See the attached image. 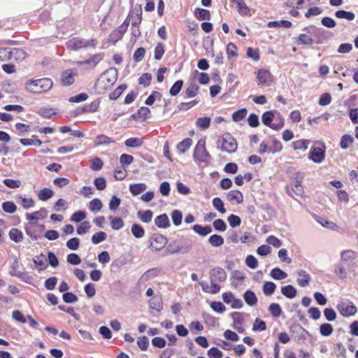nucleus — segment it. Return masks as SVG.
<instances>
[{
  "label": "nucleus",
  "mask_w": 358,
  "mask_h": 358,
  "mask_svg": "<svg viewBox=\"0 0 358 358\" xmlns=\"http://www.w3.org/2000/svg\"><path fill=\"white\" fill-rule=\"evenodd\" d=\"M117 71L109 69L101 73L95 83L94 87L98 94H103L117 81Z\"/></svg>",
  "instance_id": "nucleus-1"
},
{
  "label": "nucleus",
  "mask_w": 358,
  "mask_h": 358,
  "mask_svg": "<svg viewBox=\"0 0 358 358\" xmlns=\"http://www.w3.org/2000/svg\"><path fill=\"white\" fill-rule=\"evenodd\" d=\"M52 85L53 82L50 78H43L27 81L25 87L31 93L40 94L49 91L52 87Z\"/></svg>",
  "instance_id": "nucleus-2"
},
{
  "label": "nucleus",
  "mask_w": 358,
  "mask_h": 358,
  "mask_svg": "<svg viewBox=\"0 0 358 358\" xmlns=\"http://www.w3.org/2000/svg\"><path fill=\"white\" fill-rule=\"evenodd\" d=\"M303 31L314 36V41L317 44L323 43L324 41L331 38L334 36L329 31L317 27L315 25L305 27Z\"/></svg>",
  "instance_id": "nucleus-3"
},
{
  "label": "nucleus",
  "mask_w": 358,
  "mask_h": 358,
  "mask_svg": "<svg viewBox=\"0 0 358 358\" xmlns=\"http://www.w3.org/2000/svg\"><path fill=\"white\" fill-rule=\"evenodd\" d=\"M282 149V145L280 141L274 136H268L259 145V153L263 155L266 152H279Z\"/></svg>",
  "instance_id": "nucleus-4"
},
{
  "label": "nucleus",
  "mask_w": 358,
  "mask_h": 358,
  "mask_svg": "<svg viewBox=\"0 0 358 358\" xmlns=\"http://www.w3.org/2000/svg\"><path fill=\"white\" fill-rule=\"evenodd\" d=\"M194 159L199 162L210 164L212 157L206 148L205 139H200L197 142L193 154Z\"/></svg>",
  "instance_id": "nucleus-5"
},
{
  "label": "nucleus",
  "mask_w": 358,
  "mask_h": 358,
  "mask_svg": "<svg viewBox=\"0 0 358 358\" xmlns=\"http://www.w3.org/2000/svg\"><path fill=\"white\" fill-rule=\"evenodd\" d=\"M217 147L223 152L232 153L237 150V143L230 134L225 133L217 140Z\"/></svg>",
  "instance_id": "nucleus-6"
},
{
  "label": "nucleus",
  "mask_w": 358,
  "mask_h": 358,
  "mask_svg": "<svg viewBox=\"0 0 358 358\" xmlns=\"http://www.w3.org/2000/svg\"><path fill=\"white\" fill-rule=\"evenodd\" d=\"M66 44L69 49L74 51L89 47L95 48L96 45L95 39L86 40L80 37L71 38L66 41Z\"/></svg>",
  "instance_id": "nucleus-7"
},
{
  "label": "nucleus",
  "mask_w": 358,
  "mask_h": 358,
  "mask_svg": "<svg viewBox=\"0 0 358 358\" xmlns=\"http://www.w3.org/2000/svg\"><path fill=\"white\" fill-rule=\"evenodd\" d=\"M302 176L301 174L298 173L295 178V181L293 185L289 187V186L286 187V191L289 196L295 199L294 196H302L304 191L303 186L301 185Z\"/></svg>",
  "instance_id": "nucleus-8"
},
{
  "label": "nucleus",
  "mask_w": 358,
  "mask_h": 358,
  "mask_svg": "<svg viewBox=\"0 0 358 358\" xmlns=\"http://www.w3.org/2000/svg\"><path fill=\"white\" fill-rule=\"evenodd\" d=\"M258 85L270 86L274 82V78L271 72L265 69H260L257 72Z\"/></svg>",
  "instance_id": "nucleus-9"
},
{
  "label": "nucleus",
  "mask_w": 358,
  "mask_h": 358,
  "mask_svg": "<svg viewBox=\"0 0 358 358\" xmlns=\"http://www.w3.org/2000/svg\"><path fill=\"white\" fill-rule=\"evenodd\" d=\"M167 244V239L160 234H155L150 238L149 248L152 250L159 251Z\"/></svg>",
  "instance_id": "nucleus-10"
},
{
  "label": "nucleus",
  "mask_w": 358,
  "mask_h": 358,
  "mask_svg": "<svg viewBox=\"0 0 358 358\" xmlns=\"http://www.w3.org/2000/svg\"><path fill=\"white\" fill-rule=\"evenodd\" d=\"M326 146L322 144V147H312L309 155L308 159L315 163L320 164L325 158Z\"/></svg>",
  "instance_id": "nucleus-11"
},
{
  "label": "nucleus",
  "mask_w": 358,
  "mask_h": 358,
  "mask_svg": "<svg viewBox=\"0 0 358 358\" xmlns=\"http://www.w3.org/2000/svg\"><path fill=\"white\" fill-rule=\"evenodd\" d=\"M337 309L344 317H350L357 313V307L351 301H341L337 305Z\"/></svg>",
  "instance_id": "nucleus-12"
},
{
  "label": "nucleus",
  "mask_w": 358,
  "mask_h": 358,
  "mask_svg": "<svg viewBox=\"0 0 358 358\" xmlns=\"http://www.w3.org/2000/svg\"><path fill=\"white\" fill-rule=\"evenodd\" d=\"M128 17L131 18L132 27H139L142 21V8L139 4H136L134 8L129 11Z\"/></svg>",
  "instance_id": "nucleus-13"
},
{
  "label": "nucleus",
  "mask_w": 358,
  "mask_h": 358,
  "mask_svg": "<svg viewBox=\"0 0 358 358\" xmlns=\"http://www.w3.org/2000/svg\"><path fill=\"white\" fill-rule=\"evenodd\" d=\"M3 51L6 52L3 59H15V60H23L27 56L25 51L20 48H13L10 50L4 48Z\"/></svg>",
  "instance_id": "nucleus-14"
},
{
  "label": "nucleus",
  "mask_w": 358,
  "mask_h": 358,
  "mask_svg": "<svg viewBox=\"0 0 358 358\" xmlns=\"http://www.w3.org/2000/svg\"><path fill=\"white\" fill-rule=\"evenodd\" d=\"M210 281L222 282H224L227 279V273L225 271L220 267H217L211 269L209 273Z\"/></svg>",
  "instance_id": "nucleus-15"
},
{
  "label": "nucleus",
  "mask_w": 358,
  "mask_h": 358,
  "mask_svg": "<svg viewBox=\"0 0 358 358\" xmlns=\"http://www.w3.org/2000/svg\"><path fill=\"white\" fill-rule=\"evenodd\" d=\"M99 106L98 101H94L90 104H86L84 106L78 107L73 110V114L74 116H78L83 113H94L97 111Z\"/></svg>",
  "instance_id": "nucleus-16"
},
{
  "label": "nucleus",
  "mask_w": 358,
  "mask_h": 358,
  "mask_svg": "<svg viewBox=\"0 0 358 358\" xmlns=\"http://www.w3.org/2000/svg\"><path fill=\"white\" fill-rule=\"evenodd\" d=\"M104 57L103 53H97L92 55L89 59H85L82 62H79L78 64L80 66L88 65L90 68H94L103 59Z\"/></svg>",
  "instance_id": "nucleus-17"
},
{
  "label": "nucleus",
  "mask_w": 358,
  "mask_h": 358,
  "mask_svg": "<svg viewBox=\"0 0 358 358\" xmlns=\"http://www.w3.org/2000/svg\"><path fill=\"white\" fill-rule=\"evenodd\" d=\"M231 317L234 322V328L239 333H243L245 329L243 327V314L239 312H234L231 313Z\"/></svg>",
  "instance_id": "nucleus-18"
},
{
  "label": "nucleus",
  "mask_w": 358,
  "mask_h": 358,
  "mask_svg": "<svg viewBox=\"0 0 358 358\" xmlns=\"http://www.w3.org/2000/svg\"><path fill=\"white\" fill-rule=\"evenodd\" d=\"M48 215V211L45 208H41L39 210L35 211L32 213H27L26 215L27 220L29 221L37 222L41 219H44Z\"/></svg>",
  "instance_id": "nucleus-19"
},
{
  "label": "nucleus",
  "mask_w": 358,
  "mask_h": 358,
  "mask_svg": "<svg viewBox=\"0 0 358 358\" xmlns=\"http://www.w3.org/2000/svg\"><path fill=\"white\" fill-rule=\"evenodd\" d=\"M297 283L301 287H305L309 285L310 281V275L303 270H300L297 271Z\"/></svg>",
  "instance_id": "nucleus-20"
},
{
  "label": "nucleus",
  "mask_w": 358,
  "mask_h": 358,
  "mask_svg": "<svg viewBox=\"0 0 358 358\" xmlns=\"http://www.w3.org/2000/svg\"><path fill=\"white\" fill-rule=\"evenodd\" d=\"M75 75L76 73L73 72L72 69H68L64 71L62 73V83L65 86H69L72 85L75 81Z\"/></svg>",
  "instance_id": "nucleus-21"
},
{
  "label": "nucleus",
  "mask_w": 358,
  "mask_h": 358,
  "mask_svg": "<svg viewBox=\"0 0 358 358\" xmlns=\"http://www.w3.org/2000/svg\"><path fill=\"white\" fill-rule=\"evenodd\" d=\"M126 31L118 27L114 29L108 36L109 42L115 44L117 41L121 40L125 34Z\"/></svg>",
  "instance_id": "nucleus-22"
},
{
  "label": "nucleus",
  "mask_w": 358,
  "mask_h": 358,
  "mask_svg": "<svg viewBox=\"0 0 358 358\" xmlns=\"http://www.w3.org/2000/svg\"><path fill=\"white\" fill-rule=\"evenodd\" d=\"M159 273V270L157 268H153L148 270L145 272L140 278L138 282V285L143 284L148 280L150 278L157 276Z\"/></svg>",
  "instance_id": "nucleus-23"
},
{
  "label": "nucleus",
  "mask_w": 358,
  "mask_h": 358,
  "mask_svg": "<svg viewBox=\"0 0 358 358\" xmlns=\"http://www.w3.org/2000/svg\"><path fill=\"white\" fill-rule=\"evenodd\" d=\"M155 224L159 228H168L170 226V222L168 215L166 213H164L157 216L155 219Z\"/></svg>",
  "instance_id": "nucleus-24"
},
{
  "label": "nucleus",
  "mask_w": 358,
  "mask_h": 358,
  "mask_svg": "<svg viewBox=\"0 0 358 358\" xmlns=\"http://www.w3.org/2000/svg\"><path fill=\"white\" fill-rule=\"evenodd\" d=\"M236 3V8L238 13L242 16L250 15V8L243 1V0H232Z\"/></svg>",
  "instance_id": "nucleus-25"
},
{
  "label": "nucleus",
  "mask_w": 358,
  "mask_h": 358,
  "mask_svg": "<svg viewBox=\"0 0 358 358\" xmlns=\"http://www.w3.org/2000/svg\"><path fill=\"white\" fill-rule=\"evenodd\" d=\"M115 141L106 135L101 134L98 135L94 139V145L95 147L100 146L102 145H109L113 143Z\"/></svg>",
  "instance_id": "nucleus-26"
},
{
  "label": "nucleus",
  "mask_w": 358,
  "mask_h": 358,
  "mask_svg": "<svg viewBox=\"0 0 358 358\" xmlns=\"http://www.w3.org/2000/svg\"><path fill=\"white\" fill-rule=\"evenodd\" d=\"M227 198L229 201H236L237 203H241L243 201V195L239 190H231L227 194Z\"/></svg>",
  "instance_id": "nucleus-27"
},
{
  "label": "nucleus",
  "mask_w": 358,
  "mask_h": 358,
  "mask_svg": "<svg viewBox=\"0 0 358 358\" xmlns=\"http://www.w3.org/2000/svg\"><path fill=\"white\" fill-rule=\"evenodd\" d=\"M143 144V139L138 137L129 138L124 141V145L127 148H137L141 147Z\"/></svg>",
  "instance_id": "nucleus-28"
},
{
  "label": "nucleus",
  "mask_w": 358,
  "mask_h": 358,
  "mask_svg": "<svg viewBox=\"0 0 358 358\" xmlns=\"http://www.w3.org/2000/svg\"><path fill=\"white\" fill-rule=\"evenodd\" d=\"M129 191L133 196H137L147 189L145 183H135L129 185Z\"/></svg>",
  "instance_id": "nucleus-29"
},
{
  "label": "nucleus",
  "mask_w": 358,
  "mask_h": 358,
  "mask_svg": "<svg viewBox=\"0 0 358 358\" xmlns=\"http://www.w3.org/2000/svg\"><path fill=\"white\" fill-rule=\"evenodd\" d=\"M307 33L299 34L296 41L297 45H312L315 41Z\"/></svg>",
  "instance_id": "nucleus-30"
},
{
  "label": "nucleus",
  "mask_w": 358,
  "mask_h": 358,
  "mask_svg": "<svg viewBox=\"0 0 358 358\" xmlns=\"http://www.w3.org/2000/svg\"><path fill=\"white\" fill-rule=\"evenodd\" d=\"M243 299L245 303L250 306H253L257 303V298L252 291L247 290L243 294Z\"/></svg>",
  "instance_id": "nucleus-31"
},
{
  "label": "nucleus",
  "mask_w": 358,
  "mask_h": 358,
  "mask_svg": "<svg viewBox=\"0 0 358 358\" xmlns=\"http://www.w3.org/2000/svg\"><path fill=\"white\" fill-rule=\"evenodd\" d=\"M281 293L288 299H293L296 296L297 291L292 285H286L281 287Z\"/></svg>",
  "instance_id": "nucleus-32"
},
{
  "label": "nucleus",
  "mask_w": 358,
  "mask_h": 358,
  "mask_svg": "<svg viewBox=\"0 0 358 358\" xmlns=\"http://www.w3.org/2000/svg\"><path fill=\"white\" fill-rule=\"evenodd\" d=\"M194 15L199 20H210L211 15L209 10L203 8H196L194 10Z\"/></svg>",
  "instance_id": "nucleus-33"
},
{
  "label": "nucleus",
  "mask_w": 358,
  "mask_h": 358,
  "mask_svg": "<svg viewBox=\"0 0 358 358\" xmlns=\"http://www.w3.org/2000/svg\"><path fill=\"white\" fill-rule=\"evenodd\" d=\"M137 216L143 222L149 223L152 219L153 213L150 210H139Z\"/></svg>",
  "instance_id": "nucleus-34"
},
{
  "label": "nucleus",
  "mask_w": 358,
  "mask_h": 358,
  "mask_svg": "<svg viewBox=\"0 0 358 358\" xmlns=\"http://www.w3.org/2000/svg\"><path fill=\"white\" fill-rule=\"evenodd\" d=\"M199 93V87L195 83H190L185 90V98L194 97Z\"/></svg>",
  "instance_id": "nucleus-35"
},
{
  "label": "nucleus",
  "mask_w": 358,
  "mask_h": 358,
  "mask_svg": "<svg viewBox=\"0 0 358 358\" xmlns=\"http://www.w3.org/2000/svg\"><path fill=\"white\" fill-rule=\"evenodd\" d=\"M193 230L201 236H206L212 232V228L210 226H202L195 224L192 227Z\"/></svg>",
  "instance_id": "nucleus-36"
},
{
  "label": "nucleus",
  "mask_w": 358,
  "mask_h": 358,
  "mask_svg": "<svg viewBox=\"0 0 358 358\" xmlns=\"http://www.w3.org/2000/svg\"><path fill=\"white\" fill-rule=\"evenodd\" d=\"M166 252L170 255L179 253V251H185V249L179 248L178 240H175L171 242L166 247Z\"/></svg>",
  "instance_id": "nucleus-37"
},
{
  "label": "nucleus",
  "mask_w": 358,
  "mask_h": 358,
  "mask_svg": "<svg viewBox=\"0 0 358 358\" xmlns=\"http://www.w3.org/2000/svg\"><path fill=\"white\" fill-rule=\"evenodd\" d=\"M9 237L12 241H15V243H20L23 240L22 232L17 228H12L10 230Z\"/></svg>",
  "instance_id": "nucleus-38"
},
{
  "label": "nucleus",
  "mask_w": 358,
  "mask_h": 358,
  "mask_svg": "<svg viewBox=\"0 0 358 358\" xmlns=\"http://www.w3.org/2000/svg\"><path fill=\"white\" fill-rule=\"evenodd\" d=\"M334 15L338 19H345L352 21L355 19V15L353 13L345 11L344 10H339L335 12Z\"/></svg>",
  "instance_id": "nucleus-39"
},
{
  "label": "nucleus",
  "mask_w": 358,
  "mask_h": 358,
  "mask_svg": "<svg viewBox=\"0 0 358 358\" xmlns=\"http://www.w3.org/2000/svg\"><path fill=\"white\" fill-rule=\"evenodd\" d=\"M354 142V138L352 135L344 134L342 136L340 141V146L342 149H348Z\"/></svg>",
  "instance_id": "nucleus-40"
},
{
  "label": "nucleus",
  "mask_w": 358,
  "mask_h": 358,
  "mask_svg": "<svg viewBox=\"0 0 358 358\" xmlns=\"http://www.w3.org/2000/svg\"><path fill=\"white\" fill-rule=\"evenodd\" d=\"M270 275L274 280H283L287 277V274L280 268L275 267L271 271Z\"/></svg>",
  "instance_id": "nucleus-41"
},
{
  "label": "nucleus",
  "mask_w": 358,
  "mask_h": 358,
  "mask_svg": "<svg viewBox=\"0 0 358 358\" xmlns=\"http://www.w3.org/2000/svg\"><path fill=\"white\" fill-rule=\"evenodd\" d=\"M211 119L209 117H199L196 120L195 124L196 127L204 130L210 127Z\"/></svg>",
  "instance_id": "nucleus-42"
},
{
  "label": "nucleus",
  "mask_w": 358,
  "mask_h": 358,
  "mask_svg": "<svg viewBox=\"0 0 358 358\" xmlns=\"http://www.w3.org/2000/svg\"><path fill=\"white\" fill-rule=\"evenodd\" d=\"M310 143V140L300 139L295 141L292 143V146L294 150H306Z\"/></svg>",
  "instance_id": "nucleus-43"
},
{
  "label": "nucleus",
  "mask_w": 358,
  "mask_h": 358,
  "mask_svg": "<svg viewBox=\"0 0 358 358\" xmlns=\"http://www.w3.org/2000/svg\"><path fill=\"white\" fill-rule=\"evenodd\" d=\"M131 231L133 236L136 238H141L145 236V230L143 227L138 224H134L131 226Z\"/></svg>",
  "instance_id": "nucleus-44"
},
{
  "label": "nucleus",
  "mask_w": 358,
  "mask_h": 358,
  "mask_svg": "<svg viewBox=\"0 0 358 358\" xmlns=\"http://www.w3.org/2000/svg\"><path fill=\"white\" fill-rule=\"evenodd\" d=\"M111 228L114 230H120L124 226V222L121 217L110 216Z\"/></svg>",
  "instance_id": "nucleus-45"
},
{
  "label": "nucleus",
  "mask_w": 358,
  "mask_h": 358,
  "mask_svg": "<svg viewBox=\"0 0 358 358\" xmlns=\"http://www.w3.org/2000/svg\"><path fill=\"white\" fill-rule=\"evenodd\" d=\"M192 144V140L189 138H186L178 143L177 149L180 153H184L191 147Z\"/></svg>",
  "instance_id": "nucleus-46"
},
{
  "label": "nucleus",
  "mask_w": 358,
  "mask_h": 358,
  "mask_svg": "<svg viewBox=\"0 0 358 358\" xmlns=\"http://www.w3.org/2000/svg\"><path fill=\"white\" fill-rule=\"evenodd\" d=\"M54 194V192L49 188H43L39 191L38 194V199L41 201H47L52 198Z\"/></svg>",
  "instance_id": "nucleus-47"
},
{
  "label": "nucleus",
  "mask_w": 358,
  "mask_h": 358,
  "mask_svg": "<svg viewBox=\"0 0 358 358\" xmlns=\"http://www.w3.org/2000/svg\"><path fill=\"white\" fill-rule=\"evenodd\" d=\"M276 289V285L273 282L266 281L263 285V292L266 296L272 295Z\"/></svg>",
  "instance_id": "nucleus-48"
},
{
  "label": "nucleus",
  "mask_w": 358,
  "mask_h": 358,
  "mask_svg": "<svg viewBox=\"0 0 358 358\" xmlns=\"http://www.w3.org/2000/svg\"><path fill=\"white\" fill-rule=\"evenodd\" d=\"M31 139L29 138H21L20 139V142L22 145L27 146V145H38L40 146L42 144V141L37 138V136H32Z\"/></svg>",
  "instance_id": "nucleus-49"
},
{
  "label": "nucleus",
  "mask_w": 358,
  "mask_h": 358,
  "mask_svg": "<svg viewBox=\"0 0 358 358\" xmlns=\"http://www.w3.org/2000/svg\"><path fill=\"white\" fill-rule=\"evenodd\" d=\"M209 243L213 247H220L224 244V238L217 234H213L208 238Z\"/></svg>",
  "instance_id": "nucleus-50"
},
{
  "label": "nucleus",
  "mask_w": 358,
  "mask_h": 358,
  "mask_svg": "<svg viewBox=\"0 0 358 358\" xmlns=\"http://www.w3.org/2000/svg\"><path fill=\"white\" fill-rule=\"evenodd\" d=\"M33 262L36 266L38 271H42L46 268L47 264H45V257L43 255L36 256L33 259Z\"/></svg>",
  "instance_id": "nucleus-51"
},
{
  "label": "nucleus",
  "mask_w": 358,
  "mask_h": 358,
  "mask_svg": "<svg viewBox=\"0 0 358 358\" xmlns=\"http://www.w3.org/2000/svg\"><path fill=\"white\" fill-rule=\"evenodd\" d=\"M127 86L125 84L120 85L109 94L110 99L112 100H116L121 96V94L127 89Z\"/></svg>",
  "instance_id": "nucleus-52"
},
{
  "label": "nucleus",
  "mask_w": 358,
  "mask_h": 358,
  "mask_svg": "<svg viewBox=\"0 0 358 358\" xmlns=\"http://www.w3.org/2000/svg\"><path fill=\"white\" fill-rule=\"evenodd\" d=\"M213 206L222 214H224L227 212L223 201L219 197H215L213 199Z\"/></svg>",
  "instance_id": "nucleus-53"
},
{
  "label": "nucleus",
  "mask_w": 358,
  "mask_h": 358,
  "mask_svg": "<svg viewBox=\"0 0 358 358\" xmlns=\"http://www.w3.org/2000/svg\"><path fill=\"white\" fill-rule=\"evenodd\" d=\"M334 273L340 278V279H345L347 278V271L345 268L343 264H338L335 266Z\"/></svg>",
  "instance_id": "nucleus-54"
},
{
  "label": "nucleus",
  "mask_w": 358,
  "mask_h": 358,
  "mask_svg": "<svg viewBox=\"0 0 358 358\" xmlns=\"http://www.w3.org/2000/svg\"><path fill=\"white\" fill-rule=\"evenodd\" d=\"M274 119V114L273 111H266L263 113L262 120L264 124L270 127L272 124V121Z\"/></svg>",
  "instance_id": "nucleus-55"
},
{
  "label": "nucleus",
  "mask_w": 358,
  "mask_h": 358,
  "mask_svg": "<svg viewBox=\"0 0 358 358\" xmlns=\"http://www.w3.org/2000/svg\"><path fill=\"white\" fill-rule=\"evenodd\" d=\"M103 206V204L100 199H94L89 203V208L92 212L99 211Z\"/></svg>",
  "instance_id": "nucleus-56"
},
{
  "label": "nucleus",
  "mask_w": 358,
  "mask_h": 358,
  "mask_svg": "<svg viewBox=\"0 0 358 358\" xmlns=\"http://www.w3.org/2000/svg\"><path fill=\"white\" fill-rule=\"evenodd\" d=\"M270 313L274 317H278L282 313V309L278 303H273L268 307Z\"/></svg>",
  "instance_id": "nucleus-57"
},
{
  "label": "nucleus",
  "mask_w": 358,
  "mask_h": 358,
  "mask_svg": "<svg viewBox=\"0 0 358 358\" xmlns=\"http://www.w3.org/2000/svg\"><path fill=\"white\" fill-rule=\"evenodd\" d=\"M247 110L245 108H241L240 110H236L232 115V120L234 122H239L243 120L247 115Z\"/></svg>",
  "instance_id": "nucleus-58"
},
{
  "label": "nucleus",
  "mask_w": 358,
  "mask_h": 358,
  "mask_svg": "<svg viewBox=\"0 0 358 358\" xmlns=\"http://www.w3.org/2000/svg\"><path fill=\"white\" fill-rule=\"evenodd\" d=\"M333 332V327L329 323H324L320 327V333L324 336H329Z\"/></svg>",
  "instance_id": "nucleus-59"
},
{
  "label": "nucleus",
  "mask_w": 358,
  "mask_h": 358,
  "mask_svg": "<svg viewBox=\"0 0 358 358\" xmlns=\"http://www.w3.org/2000/svg\"><path fill=\"white\" fill-rule=\"evenodd\" d=\"M183 85V81L181 80H177L171 87L169 93L171 96H176L180 92Z\"/></svg>",
  "instance_id": "nucleus-60"
},
{
  "label": "nucleus",
  "mask_w": 358,
  "mask_h": 358,
  "mask_svg": "<svg viewBox=\"0 0 358 358\" xmlns=\"http://www.w3.org/2000/svg\"><path fill=\"white\" fill-rule=\"evenodd\" d=\"M182 214L179 210H174L171 213V219L176 226H179L182 222Z\"/></svg>",
  "instance_id": "nucleus-61"
},
{
  "label": "nucleus",
  "mask_w": 358,
  "mask_h": 358,
  "mask_svg": "<svg viewBox=\"0 0 358 358\" xmlns=\"http://www.w3.org/2000/svg\"><path fill=\"white\" fill-rule=\"evenodd\" d=\"M162 95L160 92L154 91L145 100V103L151 106L157 99H161Z\"/></svg>",
  "instance_id": "nucleus-62"
},
{
  "label": "nucleus",
  "mask_w": 358,
  "mask_h": 358,
  "mask_svg": "<svg viewBox=\"0 0 358 358\" xmlns=\"http://www.w3.org/2000/svg\"><path fill=\"white\" fill-rule=\"evenodd\" d=\"M107 238L106 234L103 231L95 233L92 237V241L94 244H98L104 241Z\"/></svg>",
  "instance_id": "nucleus-63"
},
{
  "label": "nucleus",
  "mask_w": 358,
  "mask_h": 358,
  "mask_svg": "<svg viewBox=\"0 0 358 358\" xmlns=\"http://www.w3.org/2000/svg\"><path fill=\"white\" fill-rule=\"evenodd\" d=\"M103 163L99 157L92 159L90 162V169L92 171H99L102 169Z\"/></svg>",
  "instance_id": "nucleus-64"
}]
</instances>
